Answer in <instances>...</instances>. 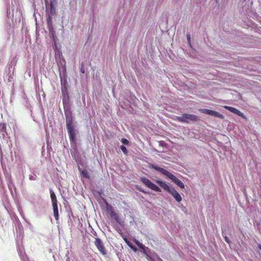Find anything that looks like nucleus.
<instances>
[{"label":"nucleus","mask_w":261,"mask_h":261,"mask_svg":"<svg viewBox=\"0 0 261 261\" xmlns=\"http://www.w3.org/2000/svg\"><path fill=\"white\" fill-rule=\"evenodd\" d=\"M178 206H179V207H181H181H184V206H183V205H182V204H179V205H178Z\"/></svg>","instance_id":"nucleus-35"},{"label":"nucleus","mask_w":261,"mask_h":261,"mask_svg":"<svg viewBox=\"0 0 261 261\" xmlns=\"http://www.w3.org/2000/svg\"><path fill=\"white\" fill-rule=\"evenodd\" d=\"M101 199L103 200V202L106 204V210L109 213V215H110L111 214L115 212L113 207L107 201L106 199H105L103 197H101Z\"/></svg>","instance_id":"nucleus-16"},{"label":"nucleus","mask_w":261,"mask_h":261,"mask_svg":"<svg viewBox=\"0 0 261 261\" xmlns=\"http://www.w3.org/2000/svg\"><path fill=\"white\" fill-rule=\"evenodd\" d=\"M69 86L64 85L61 86V92L62 93H69Z\"/></svg>","instance_id":"nucleus-24"},{"label":"nucleus","mask_w":261,"mask_h":261,"mask_svg":"<svg viewBox=\"0 0 261 261\" xmlns=\"http://www.w3.org/2000/svg\"><path fill=\"white\" fill-rule=\"evenodd\" d=\"M95 245L96 246L97 248L98 249L99 252L103 255H106L107 254V251L103 246V243L101 239L98 238H95Z\"/></svg>","instance_id":"nucleus-10"},{"label":"nucleus","mask_w":261,"mask_h":261,"mask_svg":"<svg viewBox=\"0 0 261 261\" xmlns=\"http://www.w3.org/2000/svg\"><path fill=\"white\" fill-rule=\"evenodd\" d=\"M52 206H53V208L54 217L57 221H58L59 218V215L58 202L52 203Z\"/></svg>","instance_id":"nucleus-15"},{"label":"nucleus","mask_w":261,"mask_h":261,"mask_svg":"<svg viewBox=\"0 0 261 261\" xmlns=\"http://www.w3.org/2000/svg\"><path fill=\"white\" fill-rule=\"evenodd\" d=\"M50 196L51 200V203L58 202L56 195L54 192V191L51 189H49Z\"/></svg>","instance_id":"nucleus-19"},{"label":"nucleus","mask_w":261,"mask_h":261,"mask_svg":"<svg viewBox=\"0 0 261 261\" xmlns=\"http://www.w3.org/2000/svg\"><path fill=\"white\" fill-rule=\"evenodd\" d=\"M155 182L160 187L170 194L178 203H179L182 201V197L180 194L174 188L170 186L166 181L158 179L155 180Z\"/></svg>","instance_id":"nucleus-4"},{"label":"nucleus","mask_w":261,"mask_h":261,"mask_svg":"<svg viewBox=\"0 0 261 261\" xmlns=\"http://www.w3.org/2000/svg\"><path fill=\"white\" fill-rule=\"evenodd\" d=\"M222 233L225 242L229 244L230 243V241L228 237L227 236L226 229H224V228H222Z\"/></svg>","instance_id":"nucleus-21"},{"label":"nucleus","mask_w":261,"mask_h":261,"mask_svg":"<svg viewBox=\"0 0 261 261\" xmlns=\"http://www.w3.org/2000/svg\"><path fill=\"white\" fill-rule=\"evenodd\" d=\"M60 78V81H61V86L64 85H68L67 83V75L62 76V75H59Z\"/></svg>","instance_id":"nucleus-20"},{"label":"nucleus","mask_w":261,"mask_h":261,"mask_svg":"<svg viewBox=\"0 0 261 261\" xmlns=\"http://www.w3.org/2000/svg\"><path fill=\"white\" fill-rule=\"evenodd\" d=\"M136 189L140 192H141V190H143V189H142L139 186H137Z\"/></svg>","instance_id":"nucleus-32"},{"label":"nucleus","mask_w":261,"mask_h":261,"mask_svg":"<svg viewBox=\"0 0 261 261\" xmlns=\"http://www.w3.org/2000/svg\"><path fill=\"white\" fill-rule=\"evenodd\" d=\"M120 148L121 149V150H122V151L123 152V153L124 154H125V155L127 154L128 150L124 145H121L120 146Z\"/></svg>","instance_id":"nucleus-25"},{"label":"nucleus","mask_w":261,"mask_h":261,"mask_svg":"<svg viewBox=\"0 0 261 261\" xmlns=\"http://www.w3.org/2000/svg\"><path fill=\"white\" fill-rule=\"evenodd\" d=\"M149 167L150 168L154 169L156 171L159 172L160 173L166 176L168 178L171 179L172 182L176 184L180 189H182L185 188V185L183 182L178 178H177L175 175L172 174L167 170L153 164H150Z\"/></svg>","instance_id":"nucleus-2"},{"label":"nucleus","mask_w":261,"mask_h":261,"mask_svg":"<svg viewBox=\"0 0 261 261\" xmlns=\"http://www.w3.org/2000/svg\"><path fill=\"white\" fill-rule=\"evenodd\" d=\"M175 120L182 123H195L200 121V118L197 115L184 113L181 116H176Z\"/></svg>","instance_id":"nucleus-5"},{"label":"nucleus","mask_w":261,"mask_h":261,"mask_svg":"<svg viewBox=\"0 0 261 261\" xmlns=\"http://www.w3.org/2000/svg\"><path fill=\"white\" fill-rule=\"evenodd\" d=\"M8 134L6 129V124L4 123H0V136L4 139L8 138Z\"/></svg>","instance_id":"nucleus-12"},{"label":"nucleus","mask_w":261,"mask_h":261,"mask_svg":"<svg viewBox=\"0 0 261 261\" xmlns=\"http://www.w3.org/2000/svg\"><path fill=\"white\" fill-rule=\"evenodd\" d=\"M59 70L60 72L59 75L64 76L67 75L66 67V65H65L64 64H63V66H60V67L59 68Z\"/></svg>","instance_id":"nucleus-18"},{"label":"nucleus","mask_w":261,"mask_h":261,"mask_svg":"<svg viewBox=\"0 0 261 261\" xmlns=\"http://www.w3.org/2000/svg\"><path fill=\"white\" fill-rule=\"evenodd\" d=\"M63 64H64L65 65H66V62H65V59H63L62 60L60 61L58 63V67L59 68V67H60V66H63Z\"/></svg>","instance_id":"nucleus-29"},{"label":"nucleus","mask_w":261,"mask_h":261,"mask_svg":"<svg viewBox=\"0 0 261 261\" xmlns=\"http://www.w3.org/2000/svg\"><path fill=\"white\" fill-rule=\"evenodd\" d=\"M257 247H258V248L260 250H261V244H258L257 245Z\"/></svg>","instance_id":"nucleus-33"},{"label":"nucleus","mask_w":261,"mask_h":261,"mask_svg":"<svg viewBox=\"0 0 261 261\" xmlns=\"http://www.w3.org/2000/svg\"><path fill=\"white\" fill-rule=\"evenodd\" d=\"M128 246L135 252L138 251L137 248L132 243H127Z\"/></svg>","instance_id":"nucleus-27"},{"label":"nucleus","mask_w":261,"mask_h":261,"mask_svg":"<svg viewBox=\"0 0 261 261\" xmlns=\"http://www.w3.org/2000/svg\"><path fill=\"white\" fill-rule=\"evenodd\" d=\"M32 173H33V175H29V179L31 180H35L36 179L37 175L35 173L34 171H33L32 172Z\"/></svg>","instance_id":"nucleus-28"},{"label":"nucleus","mask_w":261,"mask_h":261,"mask_svg":"<svg viewBox=\"0 0 261 261\" xmlns=\"http://www.w3.org/2000/svg\"><path fill=\"white\" fill-rule=\"evenodd\" d=\"M80 70H81V72L82 73H85V68L84 65H81V68H80Z\"/></svg>","instance_id":"nucleus-30"},{"label":"nucleus","mask_w":261,"mask_h":261,"mask_svg":"<svg viewBox=\"0 0 261 261\" xmlns=\"http://www.w3.org/2000/svg\"><path fill=\"white\" fill-rule=\"evenodd\" d=\"M140 180L142 183L150 189L156 192H161L162 191L161 189L159 187L153 184L150 180L146 177H142Z\"/></svg>","instance_id":"nucleus-7"},{"label":"nucleus","mask_w":261,"mask_h":261,"mask_svg":"<svg viewBox=\"0 0 261 261\" xmlns=\"http://www.w3.org/2000/svg\"><path fill=\"white\" fill-rule=\"evenodd\" d=\"M62 97L65 115L72 114L69 93H62Z\"/></svg>","instance_id":"nucleus-6"},{"label":"nucleus","mask_w":261,"mask_h":261,"mask_svg":"<svg viewBox=\"0 0 261 261\" xmlns=\"http://www.w3.org/2000/svg\"><path fill=\"white\" fill-rule=\"evenodd\" d=\"M199 111L203 114L208 115L210 116H214L216 117H218L219 118H223V115L220 114L219 112H218L217 111L207 109H200L199 110Z\"/></svg>","instance_id":"nucleus-9"},{"label":"nucleus","mask_w":261,"mask_h":261,"mask_svg":"<svg viewBox=\"0 0 261 261\" xmlns=\"http://www.w3.org/2000/svg\"><path fill=\"white\" fill-rule=\"evenodd\" d=\"M136 245L145 254L146 258L149 261H163L154 251L150 250L138 240L135 241Z\"/></svg>","instance_id":"nucleus-3"},{"label":"nucleus","mask_w":261,"mask_h":261,"mask_svg":"<svg viewBox=\"0 0 261 261\" xmlns=\"http://www.w3.org/2000/svg\"><path fill=\"white\" fill-rule=\"evenodd\" d=\"M141 192L144 193V194H146L147 193L144 190H141Z\"/></svg>","instance_id":"nucleus-34"},{"label":"nucleus","mask_w":261,"mask_h":261,"mask_svg":"<svg viewBox=\"0 0 261 261\" xmlns=\"http://www.w3.org/2000/svg\"><path fill=\"white\" fill-rule=\"evenodd\" d=\"M47 25L49 32L53 33L54 32L53 27V15H47Z\"/></svg>","instance_id":"nucleus-13"},{"label":"nucleus","mask_w":261,"mask_h":261,"mask_svg":"<svg viewBox=\"0 0 261 261\" xmlns=\"http://www.w3.org/2000/svg\"><path fill=\"white\" fill-rule=\"evenodd\" d=\"M110 216L112 219H113L117 223L119 224L121 226H124V222L122 221V220L119 216L118 214H117L115 212L111 214L110 215Z\"/></svg>","instance_id":"nucleus-14"},{"label":"nucleus","mask_w":261,"mask_h":261,"mask_svg":"<svg viewBox=\"0 0 261 261\" xmlns=\"http://www.w3.org/2000/svg\"><path fill=\"white\" fill-rule=\"evenodd\" d=\"M45 2L46 6V14L55 15L56 14V7L57 5V0H50L48 6H47V2Z\"/></svg>","instance_id":"nucleus-8"},{"label":"nucleus","mask_w":261,"mask_h":261,"mask_svg":"<svg viewBox=\"0 0 261 261\" xmlns=\"http://www.w3.org/2000/svg\"><path fill=\"white\" fill-rule=\"evenodd\" d=\"M120 142L124 145H129V141L125 139V138H122L120 140Z\"/></svg>","instance_id":"nucleus-26"},{"label":"nucleus","mask_w":261,"mask_h":261,"mask_svg":"<svg viewBox=\"0 0 261 261\" xmlns=\"http://www.w3.org/2000/svg\"><path fill=\"white\" fill-rule=\"evenodd\" d=\"M187 40L188 41L189 43L190 42V39H191V36H190V35L189 34H188L187 35Z\"/></svg>","instance_id":"nucleus-31"},{"label":"nucleus","mask_w":261,"mask_h":261,"mask_svg":"<svg viewBox=\"0 0 261 261\" xmlns=\"http://www.w3.org/2000/svg\"><path fill=\"white\" fill-rule=\"evenodd\" d=\"M67 133L70 142L71 147L75 151L77 150L76 136L79 131L76 128V122L74 120L72 114L65 115Z\"/></svg>","instance_id":"nucleus-1"},{"label":"nucleus","mask_w":261,"mask_h":261,"mask_svg":"<svg viewBox=\"0 0 261 261\" xmlns=\"http://www.w3.org/2000/svg\"><path fill=\"white\" fill-rule=\"evenodd\" d=\"M101 199L103 200V202L106 204V210L109 213V215H110L111 214L115 212L113 207L107 201L106 199H105L103 197H101Z\"/></svg>","instance_id":"nucleus-17"},{"label":"nucleus","mask_w":261,"mask_h":261,"mask_svg":"<svg viewBox=\"0 0 261 261\" xmlns=\"http://www.w3.org/2000/svg\"><path fill=\"white\" fill-rule=\"evenodd\" d=\"M79 171L81 174V175L83 177L86 178H90L89 173L86 170H85V169L82 170L81 169L79 168Z\"/></svg>","instance_id":"nucleus-22"},{"label":"nucleus","mask_w":261,"mask_h":261,"mask_svg":"<svg viewBox=\"0 0 261 261\" xmlns=\"http://www.w3.org/2000/svg\"><path fill=\"white\" fill-rule=\"evenodd\" d=\"M129 100H128V101L129 102V103L135 102V101L137 100L136 97L132 93H129Z\"/></svg>","instance_id":"nucleus-23"},{"label":"nucleus","mask_w":261,"mask_h":261,"mask_svg":"<svg viewBox=\"0 0 261 261\" xmlns=\"http://www.w3.org/2000/svg\"><path fill=\"white\" fill-rule=\"evenodd\" d=\"M224 108L230 112L235 114L244 119H246V117L244 115L243 113L234 107L225 106H224Z\"/></svg>","instance_id":"nucleus-11"}]
</instances>
